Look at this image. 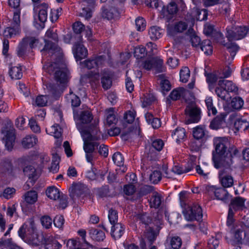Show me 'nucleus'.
Instances as JSON below:
<instances>
[{"label": "nucleus", "mask_w": 249, "mask_h": 249, "mask_svg": "<svg viewBox=\"0 0 249 249\" xmlns=\"http://www.w3.org/2000/svg\"><path fill=\"white\" fill-rule=\"evenodd\" d=\"M45 45L41 52H48L49 54H52L53 57H55L53 61L46 63L43 69L47 72L53 74L56 84L51 86L50 91L53 96H56L62 92L63 88L68 82L69 71L63 58L61 48L50 41L45 40Z\"/></svg>", "instance_id": "obj_1"}, {"label": "nucleus", "mask_w": 249, "mask_h": 249, "mask_svg": "<svg viewBox=\"0 0 249 249\" xmlns=\"http://www.w3.org/2000/svg\"><path fill=\"white\" fill-rule=\"evenodd\" d=\"M180 205L184 208L183 213L185 218L188 221L196 220L200 221L202 218V210L201 207L196 203L188 204L185 192H181L179 194Z\"/></svg>", "instance_id": "obj_2"}, {"label": "nucleus", "mask_w": 249, "mask_h": 249, "mask_svg": "<svg viewBox=\"0 0 249 249\" xmlns=\"http://www.w3.org/2000/svg\"><path fill=\"white\" fill-rule=\"evenodd\" d=\"M213 144L214 150L213 151V156H235L238 153V150L234 147L232 146L228 149L229 145L228 140L226 137H215L213 139Z\"/></svg>", "instance_id": "obj_3"}, {"label": "nucleus", "mask_w": 249, "mask_h": 249, "mask_svg": "<svg viewBox=\"0 0 249 249\" xmlns=\"http://www.w3.org/2000/svg\"><path fill=\"white\" fill-rule=\"evenodd\" d=\"M1 133L3 135V139L5 141V145L9 151L13 148L16 139L15 130L10 121H7L1 129Z\"/></svg>", "instance_id": "obj_4"}, {"label": "nucleus", "mask_w": 249, "mask_h": 249, "mask_svg": "<svg viewBox=\"0 0 249 249\" xmlns=\"http://www.w3.org/2000/svg\"><path fill=\"white\" fill-rule=\"evenodd\" d=\"M248 231H249V229L241 225H236L231 229L232 236L230 243L231 245L237 246L236 249H238V248L240 249L239 245L242 244L243 241L246 242L245 233Z\"/></svg>", "instance_id": "obj_5"}, {"label": "nucleus", "mask_w": 249, "mask_h": 249, "mask_svg": "<svg viewBox=\"0 0 249 249\" xmlns=\"http://www.w3.org/2000/svg\"><path fill=\"white\" fill-rule=\"evenodd\" d=\"M226 36L230 41L238 40L244 38L249 32L246 26H232L226 28Z\"/></svg>", "instance_id": "obj_6"}, {"label": "nucleus", "mask_w": 249, "mask_h": 249, "mask_svg": "<svg viewBox=\"0 0 249 249\" xmlns=\"http://www.w3.org/2000/svg\"><path fill=\"white\" fill-rule=\"evenodd\" d=\"M20 10H16L14 12L11 27H7L4 31L3 35L6 37H12L13 35L19 34L20 28Z\"/></svg>", "instance_id": "obj_7"}, {"label": "nucleus", "mask_w": 249, "mask_h": 249, "mask_svg": "<svg viewBox=\"0 0 249 249\" xmlns=\"http://www.w3.org/2000/svg\"><path fill=\"white\" fill-rule=\"evenodd\" d=\"M29 228L30 232L27 234L26 242L34 246H41L47 236H45L41 232L37 231L35 225L31 224Z\"/></svg>", "instance_id": "obj_8"}, {"label": "nucleus", "mask_w": 249, "mask_h": 249, "mask_svg": "<svg viewBox=\"0 0 249 249\" xmlns=\"http://www.w3.org/2000/svg\"><path fill=\"white\" fill-rule=\"evenodd\" d=\"M185 114L189 117L190 123H197L201 118V111L194 102H191L187 106L185 110Z\"/></svg>", "instance_id": "obj_9"}, {"label": "nucleus", "mask_w": 249, "mask_h": 249, "mask_svg": "<svg viewBox=\"0 0 249 249\" xmlns=\"http://www.w3.org/2000/svg\"><path fill=\"white\" fill-rule=\"evenodd\" d=\"M213 161L214 167L216 169L223 168L224 171L231 170V157H213Z\"/></svg>", "instance_id": "obj_10"}, {"label": "nucleus", "mask_w": 249, "mask_h": 249, "mask_svg": "<svg viewBox=\"0 0 249 249\" xmlns=\"http://www.w3.org/2000/svg\"><path fill=\"white\" fill-rule=\"evenodd\" d=\"M163 61L161 59L158 58H153L147 59L142 63L143 68L147 70H150L155 69L157 72H162L165 69L163 66Z\"/></svg>", "instance_id": "obj_11"}, {"label": "nucleus", "mask_w": 249, "mask_h": 249, "mask_svg": "<svg viewBox=\"0 0 249 249\" xmlns=\"http://www.w3.org/2000/svg\"><path fill=\"white\" fill-rule=\"evenodd\" d=\"M77 127L80 132L83 139L97 140L100 138L101 132L96 125L93 126V128H90L89 131L82 129L80 128V125L78 124H77Z\"/></svg>", "instance_id": "obj_12"}, {"label": "nucleus", "mask_w": 249, "mask_h": 249, "mask_svg": "<svg viewBox=\"0 0 249 249\" xmlns=\"http://www.w3.org/2000/svg\"><path fill=\"white\" fill-rule=\"evenodd\" d=\"M207 190L209 194H214L217 199L221 200L224 202H226L229 198L230 195L224 188L208 186L207 188Z\"/></svg>", "instance_id": "obj_13"}, {"label": "nucleus", "mask_w": 249, "mask_h": 249, "mask_svg": "<svg viewBox=\"0 0 249 249\" xmlns=\"http://www.w3.org/2000/svg\"><path fill=\"white\" fill-rule=\"evenodd\" d=\"M104 58L102 56H98L91 57L81 62L83 67L88 69H97L104 63Z\"/></svg>", "instance_id": "obj_14"}, {"label": "nucleus", "mask_w": 249, "mask_h": 249, "mask_svg": "<svg viewBox=\"0 0 249 249\" xmlns=\"http://www.w3.org/2000/svg\"><path fill=\"white\" fill-rule=\"evenodd\" d=\"M87 190V187L82 183L73 184L69 188L70 196L73 199L82 196Z\"/></svg>", "instance_id": "obj_15"}, {"label": "nucleus", "mask_w": 249, "mask_h": 249, "mask_svg": "<svg viewBox=\"0 0 249 249\" xmlns=\"http://www.w3.org/2000/svg\"><path fill=\"white\" fill-rule=\"evenodd\" d=\"M73 52L76 60H81L88 55L87 49L81 43L75 44Z\"/></svg>", "instance_id": "obj_16"}, {"label": "nucleus", "mask_w": 249, "mask_h": 249, "mask_svg": "<svg viewBox=\"0 0 249 249\" xmlns=\"http://www.w3.org/2000/svg\"><path fill=\"white\" fill-rule=\"evenodd\" d=\"M178 11L177 5L175 2H171L166 8L163 7L161 13L163 18L170 19L172 15L176 14Z\"/></svg>", "instance_id": "obj_17"}, {"label": "nucleus", "mask_w": 249, "mask_h": 249, "mask_svg": "<svg viewBox=\"0 0 249 249\" xmlns=\"http://www.w3.org/2000/svg\"><path fill=\"white\" fill-rule=\"evenodd\" d=\"M230 171L221 170L219 172V177L222 185L225 187H230L233 184V178L230 175H226V173H229Z\"/></svg>", "instance_id": "obj_18"}, {"label": "nucleus", "mask_w": 249, "mask_h": 249, "mask_svg": "<svg viewBox=\"0 0 249 249\" xmlns=\"http://www.w3.org/2000/svg\"><path fill=\"white\" fill-rule=\"evenodd\" d=\"M74 118L82 124H88L93 119V116L90 111L86 110L81 111L79 114L74 111Z\"/></svg>", "instance_id": "obj_19"}, {"label": "nucleus", "mask_w": 249, "mask_h": 249, "mask_svg": "<svg viewBox=\"0 0 249 249\" xmlns=\"http://www.w3.org/2000/svg\"><path fill=\"white\" fill-rule=\"evenodd\" d=\"M124 226L120 223L112 224L111 230V236L115 239H119L121 237L124 231Z\"/></svg>", "instance_id": "obj_20"}, {"label": "nucleus", "mask_w": 249, "mask_h": 249, "mask_svg": "<svg viewBox=\"0 0 249 249\" xmlns=\"http://www.w3.org/2000/svg\"><path fill=\"white\" fill-rule=\"evenodd\" d=\"M193 135L196 140L206 139L208 137V132L205 127L198 125L193 128Z\"/></svg>", "instance_id": "obj_21"}, {"label": "nucleus", "mask_w": 249, "mask_h": 249, "mask_svg": "<svg viewBox=\"0 0 249 249\" xmlns=\"http://www.w3.org/2000/svg\"><path fill=\"white\" fill-rule=\"evenodd\" d=\"M35 225L33 220H30L28 222H26L19 228L18 231V235L22 239L26 242V239L29 232H30L29 229L30 225Z\"/></svg>", "instance_id": "obj_22"}, {"label": "nucleus", "mask_w": 249, "mask_h": 249, "mask_svg": "<svg viewBox=\"0 0 249 249\" xmlns=\"http://www.w3.org/2000/svg\"><path fill=\"white\" fill-rule=\"evenodd\" d=\"M172 136L178 143L183 142L186 139V132L183 127H178L172 133Z\"/></svg>", "instance_id": "obj_23"}, {"label": "nucleus", "mask_w": 249, "mask_h": 249, "mask_svg": "<svg viewBox=\"0 0 249 249\" xmlns=\"http://www.w3.org/2000/svg\"><path fill=\"white\" fill-rule=\"evenodd\" d=\"M218 85L224 87L228 93L236 92L238 90L237 87L231 81L220 79L218 81Z\"/></svg>", "instance_id": "obj_24"}, {"label": "nucleus", "mask_w": 249, "mask_h": 249, "mask_svg": "<svg viewBox=\"0 0 249 249\" xmlns=\"http://www.w3.org/2000/svg\"><path fill=\"white\" fill-rule=\"evenodd\" d=\"M188 91L183 88L179 87L173 89L169 95L170 99L173 101L179 100L184 97Z\"/></svg>", "instance_id": "obj_25"}, {"label": "nucleus", "mask_w": 249, "mask_h": 249, "mask_svg": "<svg viewBox=\"0 0 249 249\" xmlns=\"http://www.w3.org/2000/svg\"><path fill=\"white\" fill-rule=\"evenodd\" d=\"M225 115L221 114L214 118L211 122L210 127L217 130L220 128L225 122Z\"/></svg>", "instance_id": "obj_26"}, {"label": "nucleus", "mask_w": 249, "mask_h": 249, "mask_svg": "<svg viewBox=\"0 0 249 249\" xmlns=\"http://www.w3.org/2000/svg\"><path fill=\"white\" fill-rule=\"evenodd\" d=\"M37 142V139L35 135H28L22 141V145L25 148H30L33 147Z\"/></svg>", "instance_id": "obj_27"}, {"label": "nucleus", "mask_w": 249, "mask_h": 249, "mask_svg": "<svg viewBox=\"0 0 249 249\" xmlns=\"http://www.w3.org/2000/svg\"><path fill=\"white\" fill-rule=\"evenodd\" d=\"M84 141V149L87 154L92 153L95 148H97L98 143L92 142V140L83 139Z\"/></svg>", "instance_id": "obj_28"}, {"label": "nucleus", "mask_w": 249, "mask_h": 249, "mask_svg": "<svg viewBox=\"0 0 249 249\" xmlns=\"http://www.w3.org/2000/svg\"><path fill=\"white\" fill-rule=\"evenodd\" d=\"M162 201V197L160 194L157 192H154L149 200L150 206L151 208L155 209L158 208Z\"/></svg>", "instance_id": "obj_29"}, {"label": "nucleus", "mask_w": 249, "mask_h": 249, "mask_svg": "<svg viewBox=\"0 0 249 249\" xmlns=\"http://www.w3.org/2000/svg\"><path fill=\"white\" fill-rule=\"evenodd\" d=\"M245 199L240 197H236L231 202L229 208L235 211L241 209L244 206Z\"/></svg>", "instance_id": "obj_30"}, {"label": "nucleus", "mask_w": 249, "mask_h": 249, "mask_svg": "<svg viewBox=\"0 0 249 249\" xmlns=\"http://www.w3.org/2000/svg\"><path fill=\"white\" fill-rule=\"evenodd\" d=\"M118 10L115 7H111L109 9H105L103 10L102 16L103 18L108 20L111 19L118 16Z\"/></svg>", "instance_id": "obj_31"}, {"label": "nucleus", "mask_w": 249, "mask_h": 249, "mask_svg": "<svg viewBox=\"0 0 249 249\" xmlns=\"http://www.w3.org/2000/svg\"><path fill=\"white\" fill-rule=\"evenodd\" d=\"M89 233L93 240L97 241H102L105 238V233L100 230L91 229L89 230Z\"/></svg>", "instance_id": "obj_32"}, {"label": "nucleus", "mask_w": 249, "mask_h": 249, "mask_svg": "<svg viewBox=\"0 0 249 249\" xmlns=\"http://www.w3.org/2000/svg\"><path fill=\"white\" fill-rule=\"evenodd\" d=\"M194 168V164L191 162L188 163L187 167L183 169L179 165H174L172 169V171L178 175H181L184 173H188L191 171Z\"/></svg>", "instance_id": "obj_33"}, {"label": "nucleus", "mask_w": 249, "mask_h": 249, "mask_svg": "<svg viewBox=\"0 0 249 249\" xmlns=\"http://www.w3.org/2000/svg\"><path fill=\"white\" fill-rule=\"evenodd\" d=\"M47 196L51 199L56 200L60 198V191L54 186L48 187L46 191Z\"/></svg>", "instance_id": "obj_34"}, {"label": "nucleus", "mask_w": 249, "mask_h": 249, "mask_svg": "<svg viewBox=\"0 0 249 249\" xmlns=\"http://www.w3.org/2000/svg\"><path fill=\"white\" fill-rule=\"evenodd\" d=\"M101 84L103 88L107 90L112 86V78L111 75L108 72H104L101 77Z\"/></svg>", "instance_id": "obj_35"}, {"label": "nucleus", "mask_w": 249, "mask_h": 249, "mask_svg": "<svg viewBox=\"0 0 249 249\" xmlns=\"http://www.w3.org/2000/svg\"><path fill=\"white\" fill-rule=\"evenodd\" d=\"M48 6L43 3L39 6L38 18L40 22L44 23L47 19V9Z\"/></svg>", "instance_id": "obj_36"}, {"label": "nucleus", "mask_w": 249, "mask_h": 249, "mask_svg": "<svg viewBox=\"0 0 249 249\" xmlns=\"http://www.w3.org/2000/svg\"><path fill=\"white\" fill-rule=\"evenodd\" d=\"M46 131L48 134L53 135L55 138H59L61 136V128L58 124L47 128Z\"/></svg>", "instance_id": "obj_37"}, {"label": "nucleus", "mask_w": 249, "mask_h": 249, "mask_svg": "<svg viewBox=\"0 0 249 249\" xmlns=\"http://www.w3.org/2000/svg\"><path fill=\"white\" fill-rule=\"evenodd\" d=\"M188 27L187 24L184 21H178L176 22L174 26L171 29V32L172 34H176L177 33H182L185 31Z\"/></svg>", "instance_id": "obj_38"}, {"label": "nucleus", "mask_w": 249, "mask_h": 249, "mask_svg": "<svg viewBox=\"0 0 249 249\" xmlns=\"http://www.w3.org/2000/svg\"><path fill=\"white\" fill-rule=\"evenodd\" d=\"M162 31V30L158 26H152L149 30L150 37L152 40H157L161 37Z\"/></svg>", "instance_id": "obj_39"}, {"label": "nucleus", "mask_w": 249, "mask_h": 249, "mask_svg": "<svg viewBox=\"0 0 249 249\" xmlns=\"http://www.w3.org/2000/svg\"><path fill=\"white\" fill-rule=\"evenodd\" d=\"M88 3V1L86 0L82 2L81 5L82 6V11L79 14V16L84 17L86 19H89L92 16L90 8L89 6L86 7Z\"/></svg>", "instance_id": "obj_40"}, {"label": "nucleus", "mask_w": 249, "mask_h": 249, "mask_svg": "<svg viewBox=\"0 0 249 249\" xmlns=\"http://www.w3.org/2000/svg\"><path fill=\"white\" fill-rule=\"evenodd\" d=\"M66 99L67 102L71 103L73 107H77L80 105L81 101L79 98L72 92H71L69 94L67 95Z\"/></svg>", "instance_id": "obj_41"}, {"label": "nucleus", "mask_w": 249, "mask_h": 249, "mask_svg": "<svg viewBox=\"0 0 249 249\" xmlns=\"http://www.w3.org/2000/svg\"><path fill=\"white\" fill-rule=\"evenodd\" d=\"M201 50L206 55H211L213 53V47L210 40H204L200 44Z\"/></svg>", "instance_id": "obj_42"}, {"label": "nucleus", "mask_w": 249, "mask_h": 249, "mask_svg": "<svg viewBox=\"0 0 249 249\" xmlns=\"http://www.w3.org/2000/svg\"><path fill=\"white\" fill-rule=\"evenodd\" d=\"M25 201L28 204H33L37 200V194L35 191L27 192L24 195Z\"/></svg>", "instance_id": "obj_43"}, {"label": "nucleus", "mask_w": 249, "mask_h": 249, "mask_svg": "<svg viewBox=\"0 0 249 249\" xmlns=\"http://www.w3.org/2000/svg\"><path fill=\"white\" fill-rule=\"evenodd\" d=\"M244 100L238 96L233 97L231 102L230 106L234 110H239L244 105Z\"/></svg>", "instance_id": "obj_44"}, {"label": "nucleus", "mask_w": 249, "mask_h": 249, "mask_svg": "<svg viewBox=\"0 0 249 249\" xmlns=\"http://www.w3.org/2000/svg\"><path fill=\"white\" fill-rule=\"evenodd\" d=\"M9 74L12 79H20L22 77V72L20 67H11L9 71Z\"/></svg>", "instance_id": "obj_45"}, {"label": "nucleus", "mask_w": 249, "mask_h": 249, "mask_svg": "<svg viewBox=\"0 0 249 249\" xmlns=\"http://www.w3.org/2000/svg\"><path fill=\"white\" fill-rule=\"evenodd\" d=\"M215 92L217 96L222 100H226L229 97V93L227 92L225 89L220 86L218 84L215 89Z\"/></svg>", "instance_id": "obj_46"}, {"label": "nucleus", "mask_w": 249, "mask_h": 249, "mask_svg": "<svg viewBox=\"0 0 249 249\" xmlns=\"http://www.w3.org/2000/svg\"><path fill=\"white\" fill-rule=\"evenodd\" d=\"M60 157H53L51 165L49 167V171L53 173H57L59 168Z\"/></svg>", "instance_id": "obj_47"}, {"label": "nucleus", "mask_w": 249, "mask_h": 249, "mask_svg": "<svg viewBox=\"0 0 249 249\" xmlns=\"http://www.w3.org/2000/svg\"><path fill=\"white\" fill-rule=\"evenodd\" d=\"M114 108L111 107L107 110V115L106 121L107 124L110 125L112 124H115L117 122L115 115L114 113Z\"/></svg>", "instance_id": "obj_48"}, {"label": "nucleus", "mask_w": 249, "mask_h": 249, "mask_svg": "<svg viewBox=\"0 0 249 249\" xmlns=\"http://www.w3.org/2000/svg\"><path fill=\"white\" fill-rule=\"evenodd\" d=\"M205 102L207 107L208 115L209 116L211 114L215 115L217 113V110L213 105L212 99L210 97L206 98Z\"/></svg>", "instance_id": "obj_49"}, {"label": "nucleus", "mask_w": 249, "mask_h": 249, "mask_svg": "<svg viewBox=\"0 0 249 249\" xmlns=\"http://www.w3.org/2000/svg\"><path fill=\"white\" fill-rule=\"evenodd\" d=\"M218 73L217 71L214 73H205V76L206 77V81L209 85L210 88L211 85L214 84L219 77L218 76Z\"/></svg>", "instance_id": "obj_50"}, {"label": "nucleus", "mask_w": 249, "mask_h": 249, "mask_svg": "<svg viewBox=\"0 0 249 249\" xmlns=\"http://www.w3.org/2000/svg\"><path fill=\"white\" fill-rule=\"evenodd\" d=\"M23 172L29 178L35 179L36 177V170L32 165L26 166L23 169Z\"/></svg>", "instance_id": "obj_51"}, {"label": "nucleus", "mask_w": 249, "mask_h": 249, "mask_svg": "<svg viewBox=\"0 0 249 249\" xmlns=\"http://www.w3.org/2000/svg\"><path fill=\"white\" fill-rule=\"evenodd\" d=\"M56 248L54 246V241H52V239L47 236L46 237L42 244L41 245L40 249H56Z\"/></svg>", "instance_id": "obj_52"}, {"label": "nucleus", "mask_w": 249, "mask_h": 249, "mask_svg": "<svg viewBox=\"0 0 249 249\" xmlns=\"http://www.w3.org/2000/svg\"><path fill=\"white\" fill-rule=\"evenodd\" d=\"M234 127L237 130H247L249 126V123L246 120H238L234 123Z\"/></svg>", "instance_id": "obj_53"}, {"label": "nucleus", "mask_w": 249, "mask_h": 249, "mask_svg": "<svg viewBox=\"0 0 249 249\" xmlns=\"http://www.w3.org/2000/svg\"><path fill=\"white\" fill-rule=\"evenodd\" d=\"M190 77V70L187 67H183L180 71V81L186 83Z\"/></svg>", "instance_id": "obj_54"}, {"label": "nucleus", "mask_w": 249, "mask_h": 249, "mask_svg": "<svg viewBox=\"0 0 249 249\" xmlns=\"http://www.w3.org/2000/svg\"><path fill=\"white\" fill-rule=\"evenodd\" d=\"M108 217L111 225L117 223L118 215L116 210L111 209L108 211Z\"/></svg>", "instance_id": "obj_55"}, {"label": "nucleus", "mask_w": 249, "mask_h": 249, "mask_svg": "<svg viewBox=\"0 0 249 249\" xmlns=\"http://www.w3.org/2000/svg\"><path fill=\"white\" fill-rule=\"evenodd\" d=\"M147 240H148L149 244L151 245L156 239L157 234L154 230L151 227H148V228L147 229Z\"/></svg>", "instance_id": "obj_56"}, {"label": "nucleus", "mask_w": 249, "mask_h": 249, "mask_svg": "<svg viewBox=\"0 0 249 249\" xmlns=\"http://www.w3.org/2000/svg\"><path fill=\"white\" fill-rule=\"evenodd\" d=\"M161 178L162 176L161 172L157 170L154 171L151 174L149 177L150 181L154 184L158 183L161 180Z\"/></svg>", "instance_id": "obj_57"}, {"label": "nucleus", "mask_w": 249, "mask_h": 249, "mask_svg": "<svg viewBox=\"0 0 249 249\" xmlns=\"http://www.w3.org/2000/svg\"><path fill=\"white\" fill-rule=\"evenodd\" d=\"M220 235L217 234L215 237L212 236L208 240V244L210 248L215 249L218 247L219 244V238Z\"/></svg>", "instance_id": "obj_58"}, {"label": "nucleus", "mask_w": 249, "mask_h": 249, "mask_svg": "<svg viewBox=\"0 0 249 249\" xmlns=\"http://www.w3.org/2000/svg\"><path fill=\"white\" fill-rule=\"evenodd\" d=\"M170 244L173 249H178L182 245V240L179 236H173L171 239Z\"/></svg>", "instance_id": "obj_59"}, {"label": "nucleus", "mask_w": 249, "mask_h": 249, "mask_svg": "<svg viewBox=\"0 0 249 249\" xmlns=\"http://www.w3.org/2000/svg\"><path fill=\"white\" fill-rule=\"evenodd\" d=\"M227 49L233 59L239 49V47L234 43H230L227 44Z\"/></svg>", "instance_id": "obj_60"}, {"label": "nucleus", "mask_w": 249, "mask_h": 249, "mask_svg": "<svg viewBox=\"0 0 249 249\" xmlns=\"http://www.w3.org/2000/svg\"><path fill=\"white\" fill-rule=\"evenodd\" d=\"M155 98L151 94H147L144 95V97L142 99V105L143 107H147L150 105L154 101Z\"/></svg>", "instance_id": "obj_61"}, {"label": "nucleus", "mask_w": 249, "mask_h": 249, "mask_svg": "<svg viewBox=\"0 0 249 249\" xmlns=\"http://www.w3.org/2000/svg\"><path fill=\"white\" fill-rule=\"evenodd\" d=\"M135 24L137 30L139 31H143L146 27L145 20L141 17H138L136 19Z\"/></svg>", "instance_id": "obj_62"}, {"label": "nucleus", "mask_w": 249, "mask_h": 249, "mask_svg": "<svg viewBox=\"0 0 249 249\" xmlns=\"http://www.w3.org/2000/svg\"><path fill=\"white\" fill-rule=\"evenodd\" d=\"M23 39L24 41L26 42V45H27V44H29L30 47L31 49L34 48L39 43L38 39L35 37L28 36L24 38Z\"/></svg>", "instance_id": "obj_63"}, {"label": "nucleus", "mask_w": 249, "mask_h": 249, "mask_svg": "<svg viewBox=\"0 0 249 249\" xmlns=\"http://www.w3.org/2000/svg\"><path fill=\"white\" fill-rule=\"evenodd\" d=\"M136 113L134 110H129L124 115V120L128 124H131L134 121Z\"/></svg>", "instance_id": "obj_64"}]
</instances>
